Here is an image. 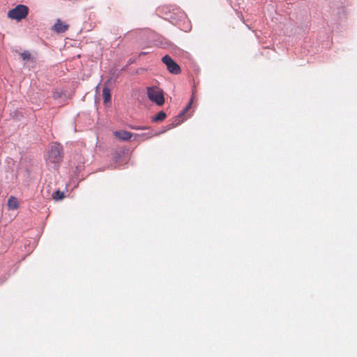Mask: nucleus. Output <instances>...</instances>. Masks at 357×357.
<instances>
[{"mask_svg":"<svg viewBox=\"0 0 357 357\" xmlns=\"http://www.w3.org/2000/svg\"><path fill=\"white\" fill-rule=\"evenodd\" d=\"M29 13V8L26 6L20 4L15 8L10 10L8 13V17L12 20L20 21L25 18Z\"/></svg>","mask_w":357,"mask_h":357,"instance_id":"nucleus-3","label":"nucleus"},{"mask_svg":"<svg viewBox=\"0 0 357 357\" xmlns=\"http://www.w3.org/2000/svg\"><path fill=\"white\" fill-rule=\"evenodd\" d=\"M133 129H135V130H144L146 129L145 127H132Z\"/></svg>","mask_w":357,"mask_h":357,"instance_id":"nucleus-15","label":"nucleus"},{"mask_svg":"<svg viewBox=\"0 0 357 357\" xmlns=\"http://www.w3.org/2000/svg\"><path fill=\"white\" fill-rule=\"evenodd\" d=\"M114 135L116 138L123 140V141H129L132 134L128 131L126 130H116L114 132Z\"/></svg>","mask_w":357,"mask_h":357,"instance_id":"nucleus-5","label":"nucleus"},{"mask_svg":"<svg viewBox=\"0 0 357 357\" xmlns=\"http://www.w3.org/2000/svg\"><path fill=\"white\" fill-rule=\"evenodd\" d=\"M192 101H193V96L190 98V100L188 103V105L185 107V108L183 110V112L180 114V116H183L187 111L189 110V109L191 107V105L192 103Z\"/></svg>","mask_w":357,"mask_h":357,"instance_id":"nucleus-13","label":"nucleus"},{"mask_svg":"<svg viewBox=\"0 0 357 357\" xmlns=\"http://www.w3.org/2000/svg\"><path fill=\"white\" fill-rule=\"evenodd\" d=\"M160 134V132H156L153 131H150L147 133H142L140 135H137L136 136L142 138L143 141L147 140L153 137L158 136Z\"/></svg>","mask_w":357,"mask_h":357,"instance_id":"nucleus-8","label":"nucleus"},{"mask_svg":"<svg viewBox=\"0 0 357 357\" xmlns=\"http://www.w3.org/2000/svg\"><path fill=\"white\" fill-rule=\"evenodd\" d=\"M8 207L10 210H15L19 207V202L17 199L11 196L8 200Z\"/></svg>","mask_w":357,"mask_h":357,"instance_id":"nucleus-7","label":"nucleus"},{"mask_svg":"<svg viewBox=\"0 0 357 357\" xmlns=\"http://www.w3.org/2000/svg\"><path fill=\"white\" fill-rule=\"evenodd\" d=\"M21 57L24 61H32L33 58L31 53L29 51H24L20 54Z\"/></svg>","mask_w":357,"mask_h":357,"instance_id":"nucleus-12","label":"nucleus"},{"mask_svg":"<svg viewBox=\"0 0 357 357\" xmlns=\"http://www.w3.org/2000/svg\"><path fill=\"white\" fill-rule=\"evenodd\" d=\"M166 114L161 111L157 114V115L153 119V121H162L166 118Z\"/></svg>","mask_w":357,"mask_h":357,"instance_id":"nucleus-11","label":"nucleus"},{"mask_svg":"<svg viewBox=\"0 0 357 357\" xmlns=\"http://www.w3.org/2000/svg\"><path fill=\"white\" fill-rule=\"evenodd\" d=\"M64 192L60 191L59 190H56L52 195V199L54 201L61 200L64 198Z\"/></svg>","mask_w":357,"mask_h":357,"instance_id":"nucleus-10","label":"nucleus"},{"mask_svg":"<svg viewBox=\"0 0 357 357\" xmlns=\"http://www.w3.org/2000/svg\"><path fill=\"white\" fill-rule=\"evenodd\" d=\"M162 61L170 73L178 75L181 73L180 66L169 55L163 56Z\"/></svg>","mask_w":357,"mask_h":357,"instance_id":"nucleus-4","label":"nucleus"},{"mask_svg":"<svg viewBox=\"0 0 357 357\" xmlns=\"http://www.w3.org/2000/svg\"><path fill=\"white\" fill-rule=\"evenodd\" d=\"M102 96L104 98V102L107 103L111 100L110 89L107 86H105L102 90Z\"/></svg>","mask_w":357,"mask_h":357,"instance_id":"nucleus-9","label":"nucleus"},{"mask_svg":"<svg viewBox=\"0 0 357 357\" xmlns=\"http://www.w3.org/2000/svg\"><path fill=\"white\" fill-rule=\"evenodd\" d=\"M61 96V93H59V92H54L53 93V97L54 98L56 99V98H59Z\"/></svg>","mask_w":357,"mask_h":357,"instance_id":"nucleus-14","label":"nucleus"},{"mask_svg":"<svg viewBox=\"0 0 357 357\" xmlns=\"http://www.w3.org/2000/svg\"><path fill=\"white\" fill-rule=\"evenodd\" d=\"M68 29V25L63 24L60 20H57L54 25V30L57 33H63Z\"/></svg>","mask_w":357,"mask_h":357,"instance_id":"nucleus-6","label":"nucleus"},{"mask_svg":"<svg viewBox=\"0 0 357 357\" xmlns=\"http://www.w3.org/2000/svg\"><path fill=\"white\" fill-rule=\"evenodd\" d=\"M63 160V146L59 143H54L48 151L46 162L52 164L54 167H58Z\"/></svg>","mask_w":357,"mask_h":357,"instance_id":"nucleus-1","label":"nucleus"},{"mask_svg":"<svg viewBox=\"0 0 357 357\" xmlns=\"http://www.w3.org/2000/svg\"><path fill=\"white\" fill-rule=\"evenodd\" d=\"M147 96L149 99L156 103L159 106H162L165 103V98L162 89L157 86L147 87Z\"/></svg>","mask_w":357,"mask_h":357,"instance_id":"nucleus-2","label":"nucleus"}]
</instances>
